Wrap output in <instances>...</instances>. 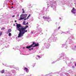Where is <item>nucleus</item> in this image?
<instances>
[{
    "label": "nucleus",
    "instance_id": "9b49d317",
    "mask_svg": "<svg viewBox=\"0 0 76 76\" xmlns=\"http://www.w3.org/2000/svg\"><path fill=\"white\" fill-rule=\"evenodd\" d=\"M73 10V11H76V9H75V8H73V9L72 10Z\"/></svg>",
    "mask_w": 76,
    "mask_h": 76
},
{
    "label": "nucleus",
    "instance_id": "f257e3e1",
    "mask_svg": "<svg viewBox=\"0 0 76 76\" xmlns=\"http://www.w3.org/2000/svg\"><path fill=\"white\" fill-rule=\"evenodd\" d=\"M16 24L17 25L16 29L17 30L19 31L18 38H20L23 36V34H25V32H28L27 30H25L26 29V28H28V26H26L25 27H23V26H22L20 24H18V23H16Z\"/></svg>",
    "mask_w": 76,
    "mask_h": 76
},
{
    "label": "nucleus",
    "instance_id": "0eeeda50",
    "mask_svg": "<svg viewBox=\"0 0 76 76\" xmlns=\"http://www.w3.org/2000/svg\"><path fill=\"white\" fill-rule=\"evenodd\" d=\"M31 16V14H30L27 17V18H26V19H29V17H30V16Z\"/></svg>",
    "mask_w": 76,
    "mask_h": 76
},
{
    "label": "nucleus",
    "instance_id": "7c9ffc66",
    "mask_svg": "<svg viewBox=\"0 0 76 76\" xmlns=\"http://www.w3.org/2000/svg\"><path fill=\"white\" fill-rule=\"evenodd\" d=\"M75 76H76V75H75Z\"/></svg>",
    "mask_w": 76,
    "mask_h": 76
},
{
    "label": "nucleus",
    "instance_id": "6e6552de",
    "mask_svg": "<svg viewBox=\"0 0 76 76\" xmlns=\"http://www.w3.org/2000/svg\"><path fill=\"white\" fill-rule=\"evenodd\" d=\"M25 23H26V22L25 21H23V25H26V24Z\"/></svg>",
    "mask_w": 76,
    "mask_h": 76
},
{
    "label": "nucleus",
    "instance_id": "20e7f679",
    "mask_svg": "<svg viewBox=\"0 0 76 76\" xmlns=\"http://www.w3.org/2000/svg\"><path fill=\"white\" fill-rule=\"evenodd\" d=\"M34 43H33V44H31V45H30L29 46H27L26 47V48H27V49H29V48H31V47H33V45H34Z\"/></svg>",
    "mask_w": 76,
    "mask_h": 76
},
{
    "label": "nucleus",
    "instance_id": "dca6fc26",
    "mask_svg": "<svg viewBox=\"0 0 76 76\" xmlns=\"http://www.w3.org/2000/svg\"><path fill=\"white\" fill-rule=\"evenodd\" d=\"M27 19L26 18H24V20H27Z\"/></svg>",
    "mask_w": 76,
    "mask_h": 76
},
{
    "label": "nucleus",
    "instance_id": "f03ea898",
    "mask_svg": "<svg viewBox=\"0 0 76 76\" xmlns=\"http://www.w3.org/2000/svg\"><path fill=\"white\" fill-rule=\"evenodd\" d=\"M27 14H22L20 15V19H19V20H23V19H25V18H26V17H27Z\"/></svg>",
    "mask_w": 76,
    "mask_h": 76
},
{
    "label": "nucleus",
    "instance_id": "bb28decb",
    "mask_svg": "<svg viewBox=\"0 0 76 76\" xmlns=\"http://www.w3.org/2000/svg\"><path fill=\"white\" fill-rule=\"evenodd\" d=\"M12 8H13V7H12Z\"/></svg>",
    "mask_w": 76,
    "mask_h": 76
},
{
    "label": "nucleus",
    "instance_id": "9d476101",
    "mask_svg": "<svg viewBox=\"0 0 76 76\" xmlns=\"http://www.w3.org/2000/svg\"><path fill=\"white\" fill-rule=\"evenodd\" d=\"M1 73H4V70H2Z\"/></svg>",
    "mask_w": 76,
    "mask_h": 76
},
{
    "label": "nucleus",
    "instance_id": "c756f323",
    "mask_svg": "<svg viewBox=\"0 0 76 76\" xmlns=\"http://www.w3.org/2000/svg\"><path fill=\"white\" fill-rule=\"evenodd\" d=\"M72 67H73V66Z\"/></svg>",
    "mask_w": 76,
    "mask_h": 76
},
{
    "label": "nucleus",
    "instance_id": "a211bd4d",
    "mask_svg": "<svg viewBox=\"0 0 76 76\" xmlns=\"http://www.w3.org/2000/svg\"><path fill=\"white\" fill-rule=\"evenodd\" d=\"M37 57H39V58H40V56H39L37 55Z\"/></svg>",
    "mask_w": 76,
    "mask_h": 76
},
{
    "label": "nucleus",
    "instance_id": "1a4fd4ad",
    "mask_svg": "<svg viewBox=\"0 0 76 76\" xmlns=\"http://www.w3.org/2000/svg\"><path fill=\"white\" fill-rule=\"evenodd\" d=\"M71 12L72 13H73L74 14H75L76 13V12H74L73 10H71Z\"/></svg>",
    "mask_w": 76,
    "mask_h": 76
},
{
    "label": "nucleus",
    "instance_id": "6ab92c4d",
    "mask_svg": "<svg viewBox=\"0 0 76 76\" xmlns=\"http://www.w3.org/2000/svg\"><path fill=\"white\" fill-rule=\"evenodd\" d=\"M25 13V11H23V13Z\"/></svg>",
    "mask_w": 76,
    "mask_h": 76
},
{
    "label": "nucleus",
    "instance_id": "4468645a",
    "mask_svg": "<svg viewBox=\"0 0 76 76\" xmlns=\"http://www.w3.org/2000/svg\"><path fill=\"white\" fill-rule=\"evenodd\" d=\"M43 19H46V18H47V17H45V16L43 17Z\"/></svg>",
    "mask_w": 76,
    "mask_h": 76
},
{
    "label": "nucleus",
    "instance_id": "4be33fe9",
    "mask_svg": "<svg viewBox=\"0 0 76 76\" xmlns=\"http://www.w3.org/2000/svg\"><path fill=\"white\" fill-rule=\"evenodd\" d=\"M14 17H15V15L12 16V18H14Z\"/></svg>",
    "mask_w": 76,
    "mask_h": 76
},
{
    "label": "nucleus",
    "instance_id": "39448f33",
    "mask_svg": "<svg viewBox=\"0 0 76 76\" xmlns=\"http://www.w3.org/2000/svg\"><path fill=\"white\" fill-rule=\"evenodd\" d=\"M24 70H26V72H27V73H28L29 71L28 70V68L25 67Z\"/></svg>",
    "mask_w": 76,
    "mask_h": 76
},
{
    "label": "nucleus",
    "instance_id": "423d86ee",
    "mask_svg": "<svg viewBox=\"0 0 76 76\" xmlns=\"http://www.w3.org/2000/svg\"><path fill=\"white\" fill-rule=\"evenodd\" d=\"M12 32V30L11 29H9L8 30L7 32V33H10V32Z\"/></svg>",
    "mask_w": 76,
    "mask_h": 76
},
{
    "label": "nucleus",
    "instance_id": "2eb2a0df",
    "mask_svg": "<svg viewBox=\"0 0 76 76\" xmlns=\"http://www.w3.org/2000/svg\"><path fill=\"white\" fill-rule=\"evenodd\" d=\"M5 29L4 28H1V30H4Z\"/></svg>",
    "mask_w": 76,
    "mask_h": 76
},
{
    "label": "nucleus",
    "instance_id": "f3484780",
    "mask_svg": "<svg viewBox=\"0 0 76 76\" xmlns=\"http://www.w3.org/2000/svg\"><path fill=\"white\" fill-rule=\"evenodd\" d=\"M31 50H34V48H32L31 49H29V51H31Z\"/></svg>",
    "mask_w": 76,
    "mask_h": 76
},
{
    "label": "nucleus",
    "instance_id": "a878e982",
    "mask_svg": "<svg viewBox=\"0 0 76 76\" xmlns=\"http://www.w3.org/2000/svg\"><path fill=\"white\" fill-rule=\"evenodd\" d=\"M13 26H15V24H13Z\"/></svg>",
    "mask_w": 76,
    "mask_h": 76
},
{
    "label": "nucleus",
    "instance_id": "cd10ccee",
    "mask_svg": "<svg viewBox=\"0 0 76 76\" xmlns=\"http://www.w3.org/2000/svg\"><path fill=\"white\" fill-rule=\"evenodd\" d=\"M25 48V47H23V49H24V48Z\"/></svg>",
    "mask_w": 76,
    "mask_h": 76
},
{
    "label": "nucleus",
    "instance_id": "f8f14e48",
    "mask_svg": "<svg viewBox=\"0 0 76 76\" xmlns=\"http://www.w3.org/2000/svg\"><path fill=\"white\" fill-rule=\"evenodd\" d=\"M11 35H12V34H11V33H9V34H8V36H11Z\"/></svg>",
    "mask_w": 76,
    "mask_h": 76
},
{
    "label": "nucleus",
    "instance_id": "aec40b11",
    "mask_svg": "<svg viewBox=\"0 0 76 76\" xmlns=\"http://www.w3.org/2000/svg\"><path fill=\"white\" fill-rule=\"evenodd\" d=\"M60 28H61L60 27H59L58 28V29H60Z\"/></svg>",
    "mask_w": 76,
    "mask_h": 76
},
{
    "label": "nucleus",
    "instance_id": "412c9836",
    "mask_svg": "<svg viewBox=\"0 0 76 76\" xmlns=\"http://www.w3.org/2000/svg\"><path fill=\"white\" fill-rule=\"evenodd\" d=\"M26 24V25H28V22H27Z\"/></svg>",
    "mask_w": 76,
    "mask_h": 76
},
{
    "label": "nucleus",
    "instance_id": "b1692460",
    "mask_svg": "<svg viewBox=\"0 0 76 76\" xmlns=\"http://www.w3.org/2000/svg\"><path fill=\"white\" fill-rule=\"evenodd\" d=\"M12 5H13V3H12Z\"/></svg>",
    "mask_w": 76,
    "mask_h": 76
},
{
    "label": "nucleus",
    "instance_id": "c85d7f7f",
    "mask_svg": "<svg viewBox=\"0 0 76 76\" xmlns=\"http://www.w3.org/2000/svg\"><path fill=\"white\" fill-rule=\"evenodd\" d=\"M75 66L76 67V63L75 64Z\"/></svg>",
    "mask_w": 76,
    "mask_h": 76
},
{
    "label": "nucleus",
    "instance_id": "5701e85b",
    "mask_svg": "<svg viewBox=\"0 0 76 76\" xmlns=\"http://www.w3.org/2000/svg\"><path fill=\"white\" fill-rule=\"evenodd\" d=\"M22 10H23V11H24V9H22Z\"/></svg>",
    "mask_w": 76,
    "mask_h": 76
},
{
    "label": "nucleus",
    "instance_id": "ddd939ff",
    "mask_svg": "<svg viewBox=\"0 0 76 76\" xmlns=\"http://www.w3.org/2000/svg\"><path fill=\"white\" fill-rule=\"evenodd\" d=\"M3 34V32H1L0 33V36H1V35H2V34Z\"/></svg>",
    "mask_w": 76,
    "mask_h": 76
},
{
    "label": "nucleus",
    "instance_id": "393cba45",
    "mask_svg": "<svg viewBox=\"0 0 76 76\" xmlns=\"http://www.w3.org/2000/svg\"><path fill=\"white\" fill-rule=\"evenodd\" d=\"M17 22V21H16V20H15V22Z\"/></svg>",
    "mask_w": 76,
    "mask_h": 76
},
{
    "label": "nucleus",
    "instance_id": "7ed1b4c3",
    "mask_svg": "<svg viewBox=\"0 0 76 76\" xmlns=\"http://www.w3.org/2000/svg\"><path fill=\"white\" fill-rule=\"evenodd\" d=\"M34 43V44L33 45V48H34V47H38V46H39V43H37V44L35 43V42H33V44Z\"/></svg>",
    "mask_w": 76,
    "mask_h": 76
}]
</instances>
